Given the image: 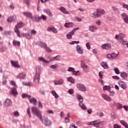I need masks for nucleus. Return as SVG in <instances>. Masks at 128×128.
Wrapping results in <instances>:
<instances>
[{"instance_id": "obj_1", "label": "nucleus", "mask_w": 128, "mask_h": 128, "mask_svg": "<svg viewBox=\"0 0 128 128\" xmlns=\"http://www.w3.org/2000/svg\"><path fill=\"white\" fill-rule=\"evenodd\" d=\"M106 12L104 10L100 9H98L96 11L94 12L93 13L91 14V16L92 18H100L102 14H104Z\"/></svg>"}, {"instance_id": "obj_2", "label": "nucleus", "mask_w": 128, "mask_h": 128, "mask_svg": "<svg viewBox=\"0 0 128 128\" xmlns=\"http://www.w3.org/2000/svg\"><path fill=\"white\" fill-rule=\"evenodd\" d=\"M36 70V72L34 76V80L36 84H38L40 82V72H42V68L40 66H37Z\"/></svg>"}, {"instance_id": "obj_3", "label": "nucleus", "mask_w": 128, "mask_h": 128, "mask_svg": "<svg viewBox=\"0 0 128 128\" xmlns=\"http://www.w3.org/2000/svg\"><path fill=\"white\" fill-rule=\"evenodd\" d=\"M88 124L89 126H94L95 128H104V125L106 124L105 122H98L96 121L92 122H90L88 123Z\"/></svg>"}, {"instance_id": "obj_4", "label": "nucleus", "mask_w": 128, "mask_h": 128, "mask_svg": "<svg viewBox=\"0 0 128 128\" xmlns=\"http://www.w3.org/2000/svg\"><path fill=\"white\" fill-rule=\"evenodd\" d=\"M24 24L22 22H20L18 24H17V25L15 27V28L14 29V32L16 34L18 38H22V36H20V30H18V28H24Z\"/></svg>"}, {"instance_id": "obj_5", "label": "nucleus", "mask_w": 128, "mask_h": 128, "mask_svg": "<svg viewBox=\"0 0 128 128\" xmlns=\"http://www.w3.org/2000/svg\"><path fill=\"white\" fill-rule=\"evenodd\" d=\"M32 112L33 114H34L39 118L40 120H42V113L40 111L38 110V108L36 107H32Z\"/></svg>"}, {"instance_id": "obj_6", "label": "nucleus", "mask_w": 128, "mask_h": 128, "mask_svg": "<svg viewBox=\"0 0 128 128\" xmlns=\"http://www.w3.org/2000/svg\"><path fill=\"white\" fill-rule=\"evenodd\" d=\"M46 126H50L52 124V122H50V120H48L46 117H43L42 118L41 116V120H40Z\"/></svg>"}, {"instance_id": "obj_7", "label": "nucleus", "mask_w": 128, "mask_h": 128, "mask_svg": "<svg viewBox=\"0 0 128 128\" xmlns=\"http://www.w3.org/2000/svg\"><path fill=\"white\" fill-rule=\"evenodd\" d=\"M77 88L80 92H86V86L82 84H78L76 85Z\"/></svg>"}, {"instance_id": "obj_8", "label": "nucleus", "mask_w": 128, "mask_h": 128, "mask_svg": "<svg viewBox=\"0 0 128 128\" xmlns=\"http://www.w3.org/2000/svg\"><path fill=\"white\" fill-rule=\"evenodd\" d=\"M118 84L119 85V86H120V88H122L123 90H126V88H128V86H126V84L123 81H118Z\"/></svg>"}, {"instance_id": "obj_9", "label": "nucleus", "mask_w": 128, "mask_h": 128, "mask_svg": "<svg viewBox=\"0 0 128 128\" xmlns=\"http://www.w3.org/2000/svg\"><path fill=\"white\" fill-rule=\"evenodd\" d=\"M108 58H109V60H114L118 58V54L112 53L111 54H108L107 55Z\"/></svg>"}, {"instance_id": "obj_10", "label": "nucleus", "mask_w": 128, "mask_h": 128, "mask_svg": "<svg viewBox=\"0 0 128 128\" xmlns=\"http://www.w3.org/2000/svg\"><path fill=\"white\" fill-rule=\"evenodd\" d=\"M101 96L104 98V100H105L112 102V98L106 94H102Z\"/></svg>"}, {"instance_id": "obj_11", "label": "nucleus", "mask_w": 128, "mask_h": 128, "mask_svg": "<svg viewBox=\"0 0 128 128\" xmlns=\"http://www.w3.org/2000/svg\"><path fill=\"white\" fill-rule=\"evenodd\" d=\"M76 50L78 54H84V48H82L80 45L76 46Z\"/></svg>"}, {"instance_id": "obj_12", "label": "nucleus", "mask_w": 128, "mask_h": 128, "mask_svg": "<svg viewBox=\"0 0 128 128\" xmlns=\"http://www.w3.org/2000/svg\"><path fill=\"white\" fill-rule=\"evenodd\" d=\"M102 48L103 50H110L112 46L110 44H105L102 46Z\"/></svg>"}, {"instance_id": "obj_13", "label": "nucleus", "mask_w": 128, "mask_h": 128, "mask_svg": "<svg viewBox=\"0 0 128 128\" xmlns=\"http://www.w3.org/2000/svg\"><path fill=\"white\" fill-rule=\"evenodd\" d=\"M22 14L28 18H32V14L30 12H23Z\"/></svg>"}, {"instance_id": "obj_14", "label": "nucleus", "mask_w": 128, "mask_h": 128, "mask_svg": "<svg viewBox=\"0 0 128 128\" xmlns=\"http://www.w3.org/2000/svg\"><path fill=\"white\" fill-rule=\"evenodd\" d=\"M31 20H32V22H38L40 20V18L38 16V15H35L31 18Z\"/></svg>"}, {"instance_id": "obj_15", "label": "nucleus", "mask_w": 128, "mask_h": 128, "mask_svg": "<svg viewBox=\"0 0 128 128\" xmlns=\"http://www.w3.org/2000/svg\"><path fill=\"white\" fill-rule=\"evenodd\" d=\"M88 28H89V30L92 32H96V30H98V28H96V26L94 25L89 26Z\"/></svg>"}, {"instance_id": "obj_16", "label": "nucleus", "mask_w": 128, "mask_h": 128, "mask_svg": "<svg viewBox=\"0 0 128 128\" xmlns=\"http://www.w3.org/2000/svg\"><path fill=\"white\" fill-rule=\"evenodd\" d=\"M10 94H12L14 96H18V91L16 90V88H12L11 92H10Z\"/></svg>"}, {"instance_id": "obj_17", "label": "nucleus", "mask_w": 128, "mask_h": 128, "mask_svg": "<svg viewBox=\"0 0 128 128\" xmlns=\"http://www.w3.org/2000/svg\"><path fill=\"white\" fill-rule=\"evenodd\" d=\"M10 63L14 68H20V66L18 65V62L11 61Z\"/></svg>"}, {"instance_id": "obj_18", "label": "nucleus", "mask_w": 128, "mask_h": 128, "mask_svg": "<svg viewBox=\"0 0 128 128\" xmlns=\"http://www.w3.org/2000/svg\"><path fill=\"white\" fill-rule=\"evenodd\" d=\"M12 104V100L10 99H6L4 102V106H10Z\"/></svg>"}, {"instance_id": "obj_19", "label": "nucleus", "mask_w": 128, "mask_h": 128, "mask_svg": "<svg viewBox=\"0 0 128 128\" xmlns=\"http://www.w3.org/2000/svg\"><path fill=\"white\" fill-rule=\"evenodd\" d=\"M60 10L64 14H70V12L66 10V8L64 7L60 8Z\"/></svg>"}, {"instance_id": "obj_20", "label": "nucleus", "mask_w": 128, "mask_h": 128, "mask_svg": "<svg viewBox=\"0 0 128 128\" xmlns=\"http://www.w3.org/2000/svg\"><path fill=\"white\" fill-rule=\"evenodd\" d=\"M116 38L117 40H122L124 38V34L122 33H120L119 35H116Z\"/></svg>"}, {"instance_id": "obj_21", "label": "nucleus", "mask_w": 128, "mask_h": 128, "mask_svg": "<svg viewBox=\"0 0 128 128\" xmlns=\"http://www.w3.org/2000/svg\"><path fill=\"white\" fill-rule=\"evenodd\" d=\"M26 74L22 72V73H20L17 76V78H22V80H24V78H26Z\"/></svg>"}, {"instance_id": "obj_22", "label": "nucleus", "mask_w": 128, "mask_h": 128, "mask_svg": "<svg viewBox=\"0 0 128 128\" xmlns=\"http://www.w3.org/2000/svg\"><path fill=\"white\" fill-rule=\"evenodd\" d=\"M38 60H40V62H44V63L48 64V62H50L54 60L50 59L49 61H48V60H44V58H43L40 57L38 58Z\"/></svg>"}, {"instance_id": "obj_23", "label": "nucleus", "mask_w": 128, "mask_h": 128, "mask_svg": "<svg viewBox=\"0 0 128 128\" xmlns=\"http://www.w3.org/2000/svg\"><path fill=\"white\" fill-rule=\"evenodd\" d=\"M64 26H65V28H72V26H74V23H72V22H66L64 24Z\"/></svg>"}, {"instance_id": "obj_24", "label": "nucleus", "mask_w": 128, "mask_h": 128, "mask_svg": "<svg viewBox=\"0 0 128 128\" xmlns=\"http://www.w3.org/2000/svg\"><path fill=\"white\" fill-rule=\"evenodd\" d=\"M76 96L80 102H84V98L82 95L78 94Z\"/></svg>"}, {"instance_id": "obj_25", "label": "nucleus", "mask_w": 128, "mask_h": 128, "mask_svg": "<svg viewBox=\"0 0 128 128\" xmlns=\"http://www.w3.org/2000/svg\"><path fill=\"white\" fill-rule=\"evenodd\" d=\"M79 106H80V108H82V110H86L88 109V108H86V106L84 105V103H82V102H80Z\"/></svg>"}, {"instance_id": "obj_26", "label": "nucleus", "mask_w": 128, "mask_h": 128, "mask_svg": "<svg viewBox=\"0 0 128 128\" xmlns=\"http://www.w3.org/2000/svg\"><path fill=\"white\" fill-rule=\"evenodd\" d=\"M30 102L34 106H36L37 104V101L34 98H32L29 100Z\"/></svg>"}, {"instance_id": "obj_27", "label": "nucleus", "mask_w": 128, "mask_h": 128, "mask_svg": "<svg viewBox=\"0 0 128 128\" xmlns=\"http://www.w3.org/2000/svg\"><path fill=\"white\" fill-rule=\"evenodd\" d=\"M101 66L104 70H107V68H108V63L106 62H102L101 63Z\"/></svg>"}, {"instance_id": "obj_28", "label": "nucleus", "mask_w": 128, "mask_h": 128, "mask_svg": "<svg viewBox=\"0 0 128 128\" xmlns=\"http://www.w3.org/2000/svg\"><path fill=\"white\" fill-rule=\"evenodd\" d=\"M54 84H64V80H55L54 81Z\"/></svg>"}, {"instance_id": "obj_29", "label": "nucleus", "mask_w": 128, "mask_h": 128, "mask_svg": "<svg viewBox=\"0 0 128 128\" xmlns=\"http://www.w3.org/2000/svg\"><path fill=\"white\" fill-rule=\"evenodd\" d=\"M120 76L122 78H128V74L126 72H123L120 74Z\"/></svg>"}, {"instance_id": "obj_30", "label": "nucleus", "mask_w": 128, "mask_h": 128, "mask_svg": "<svg viewBox=\"0 0 128 128\" xmlns=\"http://www.w3.org/2000/svg\"><path fill=\"white\" fill-rule=\"evenodd\" d=\"M23 36H24V38H27L28 40H30V38H32V35L30 34H23Z\"/></svg>"}, {"instance_id": "obj_31", "label": "nucleus", "mask_w": 128, "mask_h": 128, "mask_svg": "<svg viewBox=\"0 0 128 128\" xmlns=\"http://www.w3.org/2000/svg\"><path fill=\"white\" fill-rule=\"evenodd\" d=\"M24 4H26L27 8H30V0H23Z\"/></svg>"}, {"instance_id": "obj_32", "label": "nucleus", "mask_w": 128, "mask_h": 128, "mask_svg": "<svg viewBox=\"0 0 128 128\" xmlns=\"http://www.w3.org/2000/svg\"><path fill=\"white\" fill-rule=\"evenodd\" d=\"M39 46H40L41 48H46L47 46L46 44L42 42H39Z\"/></svg>"}, {"instance_id": "obj_33", "label": "nucleus", "mask_w": 128, "mask_h": 128, "mask_svg": "<svg viewBox=\"0 0 128 128\" xmlns=\"http://www.w3.org/2000/svg\"><path fill=\"white\" fill-rule=\"evenodd\" d=\"M67 80H68L70 82H72V84H74V82H76V80L72 77L68 78Z\"/></svg>"}, {"instance_id": "obj_34", "label": "nucleus", "mask_w": 128, "mask_h": 128, "mask_svg": "<svg viewBox=\"0 0 128 128\" xmlns=\"http://www.w3.org/2000/svg\"><path fill=\"white\" fill-rule=\"evenodd\" d=\"M14 20H16V19H14V16H10L7 19L8 22H14Z\"/></svg>"}, {"instance_id": "obj_35", "label": "nucleus", "mask_w": 128, "mask_h": 128, "mask_svg": "<svg viewBox=\"0 0 128 128\" xmlns=\"http://www.w3.org/2000/svg\"><path fill=\"white\" fill-rule=\"evenodd\" d=\"M78 30H80L79 28H74L72 31H71L70 32H69V34L71 36H74V32Z\"/></svg>"}, {"instance_id": "obj_36", "label": "nucleus", "mask_w": 128, "mask_h": 128, "mask_svg": "<svg viewBox=\"0 0 128 128\" xmlns=\"http://www.w3.org/2000/svg\"><path fill=\"white\" fill-rule=\"evenodd\" d=\"M112 11L116 12V14L120 13V10H118V9L116 7L114 6H112Z\"/></svg>"}, {"instance_id": "obj_37", "label": "nucleus", "mask_w": 128, "mask_h": 128, "mask_svg": "<svg viewBox=\"0 0 128 128\" xmlns=\"http://www.w3.org/2000/svg\"><path fill=\"white\" fill-rule=\"evenodd\" d=\"M120 124H122V126H125V128H128V123L126 122H124V120H122L120 121Z\"/></svg>"}, {"instance_id": "obj_38", "label": "nucleus", "mask_w": 128, "mask_h": 128, "mask_svg": "<svg viewBox=\"0 0 128 128\" xmlns=\"http://www.w3.org/2000/svg\"><path fill=\"white\" fill-rule=\"evenodd\" d=\"M86 63L84 62V60H80V66L82 68H85L86 66Z\"/></svg>"}, {"instance_id": "obj_39", "label": "nucleus", "mask_w": 128, "mask_h": 128, "mask_svg": "<svg viewBox=\"0 0 128 128\" xmlns=\"http://www.w3.org/2000/svg\"><path fill=\"white\" fill-rule=\"evenodd\" d=\"M103 90H108V92H110V86H104L103 87Z\"/></svg>"}, {"instance_id": "obj_40", "label": "nucleus", "mask_w": 128, "mask_h": 128, "mask_svg": "<svg viewBox=\"0 0 128 128\" xmlns=\"http://www.w3.org/2000/svg\"><path fill=\"white\" fill-rule=\"evenodd\" d=\"M52 96H54L55 98H58V94H56V91L52 90Z\"/></svg>"}, {"instance_id": "obj_41", "label": "nucleus", "mask_w": 128, "mask_h": 128, "mask_svg": "<svg viewBox=\"0 0 128 128\" xmlns=\"http://www.w3.org/2000/svg\"><path fill=\"white\" fill-rule=\"evenodd\" d=\"M116 108L117 110H120L121 108H122V104L120 103H118L116 104Z\"/></svg>"}, {"instance_id": "obj_42", "label": "nucleus", "mask_w": 128, "mask_h": 128, "mask_svg": "<svg viewBox=\"0 0 128 128\" xmlns=\"http://www.w3.org/2000/svg\"><path fill=\"white\" fill-rule=\"evenodd\" d=\"M82 70H84L85 72H90V68H88V66H86L85 67H84Z\"/></svg>"}, {"instance_id": "obj_43", "label": "nucleus", "mask_w": 128, "mask_h": 128, "mask_svg": "<svg viewBox=\"0 0 128 128\" xmlns=\"http://www.w3.org/2000/svg\"><path fill=\"white\" fill-rule=\"evenodd\" d=\"M12 44L14 46H20V42L18 41L13 40Z\"/></svg>"}, {"instance_id": "obj_44", "label": "nucleus", "mask_w": 128, "mask_h": 128, "mask_svg": "<svg viewBox=\"0 0 128 128\" xmlns=\"http://www.w3.org/2000/svg\"><path fill=\"white\" fill-rule=\"evenodd\" d=\"M72 74L74 76H80V71H76V70H74Z\"/></svg>"}, {"instance_id": "obj_45", "label": "nucleus", "mask_w": 128, "mask_h": 128, "mask_svg": "<svg viewBox=\"0 0 128 128\" xmlns=\"http://www.w3.org/2000/svg\"><path fill=\"white\" fill-rule=\"evenodd\" d=\"M120 42L121 44H122L123 46H124V44H126V41L122 39L120 40Z\"/></svg>"}, {"instance_id": "obj_46", "label": "nucleus", "mask_w": 128, "mask_h": 128, "mask_svg": "<svg viewBox=\"0 0 128 128\" xmlns=\"http://www.w3.org/2000/svg\"><path fill=\"white\" fill-rule=\"evenodd\" d=\"M111 118L113 120H116V114L114 112H112L111 114Z\"/></svg>"}, {"instance_id": "obj_47", "label": "nucleus", "mask_w": 128, "mask_h": 128, "mask_svg": "<svg viewBox=\"0 0 128 128\" xmlns=\"http://www.w3.org/2000/svg\"><path fill=\"white\" fill-rule=\"evenodd\" d=\"M36 34V31L34 30H30V34L31 36H34Z\"/></svg>"}, {"instance_id": "obj_48", "label": "nucleus", "mask_w": 128, "mask_h": 128, "mask_svg": "<svg viewBox=\"0 0 128 128\" xmlns=\"http://www.w3.org/2000/svg\"><path fill=\"white\" fill-rule=\"evenodd\" d=\"M14 116H20V113L18 111H15L14 112Z\"/></svg>"}, {"instance_id": "obj_49", "label": "nucleus", "mask_w": 128, "mask_h": 128, "mask_svg": "<svg viewBox=\"0 0 128 128\" xmlns=\"http://www.w3.org/2000/svg\"><path fill=\"white\" fill-rule=\"evenodd\" d=\"M53 60H60V56H57L54 57Z\"/></svg>"}, {"instance_id": "obj_50", "label": "nucleus", "mask_w": 128, "mask_h": 128, "mask_svg": "<svg viewBox=\"0 0 128 128\" xmlns=\"http://www.w3.org/2000/svg\"><path fill=\"white\" fill-rule=\"evenodd\" d=\"M75 70L74 68H72V67H69L68 70V72H72Z\"/></svg>"}, {"instance_id": "obj_51", "label": "nucleus", "mask_w": 128, "mask_h": 128, "mask_svg": "<svg viewBox=\"0 0 128 128\" xmlns=\"http://www.w3.org/2000/svg\"><path fill=\"white\" fill-rule=\"evenodd\" d=\"M22 98H30V96L28 94H22Z\"/></svg>"}, {"instance_id": "obj_52", "label": "nucleus", "mask_w": 128, "mask_h": 128, "mask_svg": "<svg viewBox=\"0 0 128 128\" xmlns=\"http://www.w3.org/2000/svg\"><path fill=\"white\" fill-rule=\"evenodd\" d=\"M51 68H58V65L57 64H52L50 66Z\"/></svg>"}, {"instance_id": "obj_53", "label": "nucleus", "mask_w": 128, "mask_h": 128, "mask_svg": "<svg viewBox=\"0 0 128 128\" xmlns=\"http://www.w3.org/2000/svg\"><path fill=\"white\" fill-rule=\"evenodd\" d=\"M40 20H46V17L44 16V15H42L40 17Z\"/></svg>"}, {"instance_id": "obj_54", "label": "nucleus", "mask_w": 128, "mask_h": 128, "mask_svg": "<svg viewBox=\"0 0 128 128\" xmlns=\"http://www.w3.org/2000/svg\"><path fill=\"white\" fill-rule=\"evenodd\" d=\"M86 46L87 50H90V42H87L86 44Z\"/></svg>"}, {"instance_id": "obj_55", "label": "nucleus", "mask_w": 128, "mask_h": 128, "mask_svg": "<svg viewBox=\"0 0 128 128\" xmlns=\"http://www.w3.org/2000/svg\"><path fill=\"white\" fill-rule=\"evenodd\" d=\"M114 72H116V74H120V70H118V68H115L114 69Z\"/></svg>"}, {"instance_id": "obj_56", "label": "nucleus", "mask_w": 128, "mask_h": 128, "mask_svg": "<svg viewBox=\"0 0 128 128\" xmlns=\"http://www.w3.org/2000/svg\"><path fill=\"white\" fill-rule=\"evenodd\" d=\"M45 48L47 52H52V50H50V48L48 47V46H46Z\"/></svg>"}, {"instance_id": "obj_57", "label": "nucleus", "mask_w": 128, "mask_h": 128, "mask_svg": "<svg viewBox=\"0 0 128 128\" xmlns=\"http://www.w3.org/2000/svg\"><path fill=\"white\" fill-rule=\"evenodd\" d=\"M66 36L67 38H68V40H71V38H72V36L70 34H67L66 35Z\"/></svg>"}, {"instance_id": "obj_58", "label": "nucleus", "mask_w": 128, "mask_h": 128, "mask_svg": "<svg viewBox=\"0 0 128 128\" xmlns=\"http://www.w3.org/2000/svg\"><path fill=\"white\" fill-rule=\"evenodd\" d=\"M96 24L98 26H100V24H102V22H100V20H96Z\"/></svg>"}, {"instance_id": "obj_59", "label": "nucleus", "mask_w": 128, "mask_h": 128, "mask_svg": "<svg viewBox=\"0 0 128 128\" xmlns=\"http://www.w3.org/2000/svg\"><path fill=\"white\" fill-rule=\"evenodd\" d=\"M69 128H78V126H76V124H72L70 125Z\"/></svg>"}, {"instance_id": "obj_60", "label": "nucleus", "mask_w": 128, "mask_h": 128, "mask_svg": "<svg viewBox=\"0 0 128 128\" xmlns=\"http://www.w3.org/2000/svg\"><path fill=\"white\" fill-rule=\"evenodd\" d=\"M97 116H104V113L102 112H98L97 113Z\"/></svg>"}, {"instance_id": "obj_61", "label": "nucleus", "mask_w": 128, "mask_h": 128, "mask_svg": "<svg viewBox=\"0 0 128 128\" xmlns=\"http://www.w3.org/2000/svg\"><path fill=\"white\" fill-rule=\"evenodd\" d=\"M110 96H114V92L110 91Z\"/></svg>"}, {"instance_id": "obj_62", "label": "nucleus", "mask_w": 128, "mask_h": 128, "mask_svg": "<svg viewBox=\"0 0 128 128\" xmlns=\"http://www.w3.org/2000/svg\"><path fill=\"white\" fill-rule=\"evenodd\" d=\"M68 94H74V90L72 89H70L68 90Z\"/></svg>"}, {"instance_id": "obj_63", "label": "nucleus", "mask_w": 128, "mask_h": 128, "mask_svg": "<svg viewBox=\"0 0 128 128\" xmlns=\"http://www.w3.org/2000/svg\"><path fill=\"white\" fill-rule=\"evenodd\" d=\"M114 128H122V127L120 126L118 124H115L114 126Z\"/></svg>"}, {"instance_id": "obj_64", "label": "nucleus", "mask_w": 128, "mask_h": 128, "mask_svg": "<svg viewBox=\"0 0 128 128\" xmlns=\"http://www.w3.org/2000/svg\"><path fill=\"white\" fill-rule=\"evenodd\" d=\"M124 68H126V70H128V62L125 63Z\"/></svg>"}]
</instances>
